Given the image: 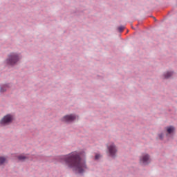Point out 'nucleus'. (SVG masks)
Returning a JSON list of instances; mask_svg holds the SVG:
<instances>
[{
  "instance_id": "7",
  "label": "nucleus",
  "mask_w": 177,
  "mask_h": 177,
  "mask_svg": "<svg viewBox=\"0 0 177 177\" xmlns=\"http://www.w3.org/2000/svg\"><path fill=\"white\" fill-rule=\"evenodd\" d=\"M167 134L166 136H169V135H172L173 132L175 131V127L173 126L166 127Z\"/></svg>"
},
{
  "instance_id": "15",
  "label": "nucleus",
  "mask_w": 177,
  "mask_h": 177,
  "mask_svg": "<svg viewBox=\"0 0 177 177\" xmlns=\"http://www.w3.org/2000/svg\"><path fill=\"white\" fill-rule=\"evenodd\" d=\"M153 19L156 20V18H155V17H153Z\"/></svg>"
},
{
  "instance_id": "6",
  "label": "nucleus",
  "mask_w": 177,
  "mask_h": 177,
  "mask_svg": "<svg viewBox=\"0 0 177 177\" xmlns=\"http://www.w3.org/2000/svg\"><path fill=\"white\" fill-rule=\"evenodd\" d=\"M76 118L77 116L75 115H67L62 118V121L64 122H73Z\"/></svg>"
},
{
  "instance_id": "9",
  "label": "nucleus",
  "mask_w": 177,
  "mask_h": 177,
  "mask_svg": "<svg viewBox=\"0 0 177 177\" xmlns=\"http://www.w3.org/2000/svg\"><path fill=\"white\" fill-rule=\"evenodd\" d=\"M8 162V160L6 157L0 156V165H3V164Z\"/></svg>"
},
{
  "instance_id": "11",
  "label": "nucleus",
  "mask_w": 177,
  "mask_h": 177,
  "mask_svg": "<svg viewBox=\"0 0 177 177\" xmlns=\"http://www.w3.org/2000/svg\"><path fill=\"white\" fill-rule=\"evenodd\" d=\"M6 88H8V85H3L0 88V92H5L6 91Z\"/></svg>"
},
{
  "instance_id": "3",
  "label": "nucleus",
  "mask_w": 177,
  "mask_h": 177,
  "mask_svg": "<svg viewBox=\"0 0 177 177\" xmlns=\"http://www.w3.org/2000/svg\"><path fill=\"white\" fill-rule=\"evenodd\" d=\"M140 162L143 165H148V164H150V156L147 153H143L140 157Z\"/></svg>"
},
{
  "instance_id": "8",
  "label": "nucleus",
  "mask_w": 177,
  "mask_h": 177,
  "mask_svg": "<svg viewBox=\"0 0 177 177\" xmlns=\"http://www.w3.org/2000/svg\"><path fill=\"white\" fill-rule=\"evenodd\" d=\"M172 75H174V72L172 71H169L164 74V77L165 80H168V78H171Z\"/></svg>"
},
{
  "instance_id": "14",
  "label": "nucleus",
  "mask_w": 177,
  "mask_h": 177,
  "mask_svg": "<svg viewBox=\"0 0 177 177\" xmlns=\"http://www.w3.org/2000/svg\"><path fill=\"white\" fill-rule=\"evenodd\" d=\"M99 158H100V154H96L95 156V160H98Z\"/></svg>"
},
{
  "instance_id": "10",
  "label": "nucleus",
  "mask_w": 177,
  "mask_h": 177,
  "mask_svg": "<svg viewBox=\"0 0 177 177\" xmlns=\"http://www.w3.org/2000/svg\"><path fill=\"white\" fill-rule=\"evenodd\" d=\"M27 158V156L24 155H20L19 156H18V160H19V161H26Z\"/></svg>"
},
{
  "instance_id": "13",
  "label": "nucleus",
  "mask_w": 177,
  "mask_h": 177,
  "mask_svg": "<svg viewBox=\"0 0 177 177\" xmlns=\"http://www.w3.org/2000/svg\"><path fill=\"white\" fill-rule=\"evenodd\" d=\"M159 139H160V140H162L164 139V133H160L159 135Z\"/></svg>"
},
{
  "instance_id": "4",
  "label": "nucleus",
  "mask_w": 177,
  "mask_h": 177,
  "mask_svg": "<svg viewBox=\"0 0 177 177\" xmlns=\"http://www.w3.org/2000/svg\"><path fill=\"white\" fill-rule=\"evenodd\" d=\"M108 150L109 156L113 158H115V156L117 154V147L114 145V143H112L109 146H108Z\"/></svg>"
},
{
  "instance_id": "2",
  "label": "nucleus",
  "mask_w": 177,
  "mask_h": 177,
  "mask_svg": "<svg viewBox=\"0 0 177 177\" xmlns=\"http://www.w3.org/2000/svg\"><path fill=\"white\" fill-rule=\"evenodd\" d=\"M19 55L16 53H12L8 56L7 59V64H10V66H13V64H16L17 62H19Z\"/></svg>"
},
{
  "instance_id": "12",
  "label": "nucleus",
  "mask_w": 177,
  "mask_h": 177,
  "mask_svg": "<svg viewBox=\"0 0 177 177\" xmlns=\"http://www.w3.org/2000/svg\"><path fill=\"white\" fill-rule=\"evenodd\" d=\"M124 28H125V27H124V26H120L118 28V30L119 32H122V31H124Z\"/></svg>"
},
{
  "instance_id": "5",
  "label": "nucleus",
  "mask_w": 177,
  "mask_h": 177,
  "mask_svg": "<svg viewBox=\"0 0 177 177\" xmlns=\"http://www.w3.org/2000/svg\"><path fill=\"white\" fill-rule=\"evenodd\" d=\"M12 121H13V116H12L11 115H7L4 116L3 118L1 119L0 123L2 125H6L8 124H10Z\"/></svg>"
},
{
  "instance_id": "1",
  "label": "nucleus",
  "mask_w": 177,
  "mask_h": 177,
  "mask_svg": "<svg viewBox=\"0 0 177 177\" xmlns=\"http://www.w3.org/2000/svg\"><path fill=\"white\" fill-rule=\"evenodd\" d=\"M61 160H64L68 168H72L73 171H76L78 174H82L86 171L85 162L81 159L80 153L77 151L61 156Z\"/></svg>"
}]
</instances>
